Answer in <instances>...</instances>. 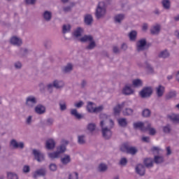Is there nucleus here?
I'll return each mask as SVG.
<instances>
[{
  "instance_id": "nucleus-1",
  "label": "nucleus",
  "mask_w": 179,
  "mask_h": 179,
  "mask_svg": "<svg viewBox=\"0 0 179 179\" xmlns=\"http://www.w3.org/2000/svg\"><path fill=\"white\" fill-rule=\"evenodd\" d=\"M107 13V8L106 7V3L101 1L98 3L95 10V17L99 20L103 19Z\"/></svg>"
},
{
  "instance_id": "nucleus-2",
  "label": "nucleus",
  "mask_w": 179,
  "mask_h": 179,
  "mask_svg": "<svg viewBox=\"0 0 179 179\" xmlns=\"http://www.w3.org/2000/svg\"><path fill=\"white\" fill-rule=\"evenodd\" d=\"M100 127L103 128L104 127H109L110 128L114 127V121L110 118V116L106 113H101L99 115Z\"/></svg>"
},
{
  "instance_id": "nucleus-3",
  "label": "nucleus",
  "mask_w": 179,
  "mask_h": 179,
  "mask_svg": "<svg viewBox=\"0 0 179 179\" xmlns=\"http://www.w3.org/2000/svg\"><path fill=\"white\" fill-rule=\"evenodd\" d=\"M120 151L127 155L135 156L138 153V148L129 145V143H124L120 146Z\"/></svg>"
},
{
  "instance_id": "nucleus-4",
  "label": "nucleus",
  "mask_w": 179,
  "mask_h": 179,
  "mask_svg": "<svg viewBox=\"0 0 179 179\" xmlns=\"http://www.w3.org/2000/svg\"><path fill=\"white\" fill-rule=\"evenodd\" d=\"M65 86V83L62 80H55L52 83L47 85L48 90L50 93H52V87L55 89H62Z\"/></svg>"
},
{
  "instance_id": "nucleus-5",
  "label": "nucleus",
  "mask_w": 179,
  "mask_h": 179,
  "mask_svg": "<svg viewBox=\"0 0 179 179\" xmlns=\"http://www.w3.org/2000/svg\"><path fill=\"white\" fill-rule=\"evenodd\" d=\"M141 99H149L153 94L152 87H144L139 92Z\"/></svg>"
},
{
  "instance_id": "nucleus-6",
  "label": "nucleus",
  "mask_w": 179,
  "mask_h": 179,
  "mask_svg": "<svg viewBox=\"0 0 179 179\" xmlns=\"http://www.w3.org/2000/svg\"><path fill=\"white\" fill-rule=\"evenodd\" d=\"M111 129H113V127L108 126L101 127L102 136L104 139H111V136H113V131H111Z\"/></svg>"
},
{
  "instance_id": "nucleus-7",
  "label": "nucleus",
  "mask_w": 179,
  "mask_h": 179,
  "mask_svg": "<svg viewBox=\"0 0 179 179\" xmlns=\"http://www.w3.org/2000/svg\"><path fill=\"white\" fill-rule=\"evenodd\" d=\"M37 104V98L34 96H29L26 99L25 105L29 108H33Z\"/></svg>"
},
{
  "instance_id": "nucleus-8",
  "label": "nucleus",
  "mask_w": 179,
  "mask_h": 179,
  "mask_svg": "<svg viewBox=\"0 0 179 179\" xmlns=\"http://www.w3.org/2000/svg\"><path fill=\"white\" fill-rule=\"evenodd\" d=\"M32 153L34 156L35 160L38 162V163H41V162H44V160L45 159L44 154H43V152H41L38 150L34 149L32 150Z\"/></svg>"
},
{
  "instance_id": "nucleus-9",
  "label": "nucleus",
  "mask_w": 179,
  "mask_h": 179,
  "mask_svg": "<svg viewBox=\"0 0 179 179\" xmlns=\"http://www.w3.org/2000/svg\"><path fill=\"white\" fill-rule=\"evenodd\" d=\"M47 176V169L40 168L33 173V178L37 179L38 177H45Z\"/></svg>"
},
{
  "instance_id": "nucleus-10",
  "label": "nucleus",
  "mask_w": 179,
  "mask_h": 179,
  "mask_svg": "<svg viewBox=\"0 0 179 179\" xmlns=\"http://www.w3.org/2000/svg\"><path fill=\"white\" fill-rule=\"evenodd\" d=\"M146 50V39L142 38L136 43V51L141 52V51H145Z\"/></svg>"
},
{
  "instance_id": "nucleus-11",
  "label": "nucleus",
  "mask_w": 179,
  "mask_h": 179,
  "mask_svg": "<svg viewBox=\"0 0 179 179\" xmlns=\"http://www.w3.org/2000/svg\"><path fill=\"white\" fill-rule=\"evenodd\" d=\"M160 30H162V25L160 24H154L150 31L152 36H157L160 33Z\"/></svg>"
},
{
  "instance_id": "nucleus-12",
  "label": "nucleus",
  "mask_w": 179,
  "mask_h": 179,
  "mask_svg": "<svg viewBox=\"0 0 179 179\" xmlns=\"http://www.w3.org/2000/svg\"><path fill=\"white\" fill-rule=\"evenodd\" d=\"M10 145L13 146V149H24V143H17V141L15 139H12L10 141Z\"/></svg>"
},
{
  "instance_id": "nucleus-13",
  "label": "nucleus",
  "mask_w": 179,
  "mask_h": 179,
  "mask_svg": "<svg viewBox=\"0 0 179 179\" xmlns=\"http://www.w3.org/2000/svg\"><path fill=\"white\" fill-rule=\"evenodd\" d=\"M42 18L44 20V22H51V20H52V12L50 10H45L42 13Z\"/></svg>"
},
{
  "instance_id": "nucleus-14",
  "label": "nucleus",
  "mask_w": 179,
  "mask_h": 179,
  "mask_svg": "<svg viewBox=\"0 0 179 179\" xmlns=\"http://www.w3.org/2000/svg\"><path fill=\"white\" fill-rule=\"evenodd\" d=\"M55 140L53 138H49L45 142V148L48 150H52L55 148Z\"/></svg>"
},
{
  "instance_id": "nucleus-15",
  "label": "nucleus",
  "mask_w": 179,
  "mask_h": 179,
  "mask_svg": "<svg viewBox=\"0 0 179 179\" xmlns=\"http://www.w3.org/2000/svg\"><path fill=\"white\" fill-rule=\"evenodd\" d=\"M136 173L141 176V177L146 173V169H145V165L139 164L136 166Z\"/></svg>"
},
{
  "instance_id": "nucleus-16",
  "label": "nucleus",
  "mask_w": 179,
  "mask_h": 179,
  "mask_svg": "<svg viewBox=\"0 0 179 179\" xmlns=\"http://www.w3.org/2000/svg\"><path fill=\"white\" fill-rule=\"evenodd\" d=\"M158 58H161L162 59H167V58H170V52L167 49L160 51L158 54Z\"/></svg>"
},
{
  "instance_id": "nucleus-17",
  "label": "nucleus",
  "mask_w": 179,
  "mask_h": 179,
  "mask_svg": "<svg viewBox=\"0 0 179 179\" xmlns=\"http://www.w3.org/2000/svg\"><path fill=\"white\" fill-rule=\"evenodd\" d=\"M33 50L30 49V48H21L20 49V51L18 52V55H20V57H27V54H30V52H32Z\"/></svg>"
},
{
  "instance_id": "nucleus-18",
  "label": "nucleus",
  "mask_w": 179,
  "mask_h": 179,
  "mask_svg": "<svg viewBox=\"0 0 179 179\" xmlns=\"http://www.w3.org/2000/svg\"><path fill=\"white\" fill-rule=\"evenodd\" d=\"M84 23L86 26H92L93 24V15L92 14H86L84 17Z\"/></svg>"
},
{
  "instance_id": "nucleus-19",
  "label": "nucleus",
  "mask_w": 179,
  "mask_h": 179,
  "mask_svg": "<svg viewBox=\"0 0 179 179\" xmlns=\"http://www.w3.org/2000/svg\"><path fill=\"white\" fill-rule=\"evenodd\" d=\"M167 117L173 124H179V114L172 113L171 115H169Z\"/></svg>"
},
{
  "instance_id": "nucleus-20",
  "label": "nucleus",
  "mask_w": 179,
  "mask_h": 179,
  "mask_svg": "<svg viewBox=\"0 0 179 179\" xmlns=\"http://www.w3.org/2000/svg\"><path fill=\"white\" fill-rule=\"evenodd\" d=\"M71 161V155H64V157L60 159V162L62 164H63L64 166H66L69 164Z\"/></svg>"
},
{
  "instance_id": "nucleus-21",
  "label": "nucleus",
  "mask_w": 179,
  "mask_h": 179,
  "mask_svg": "<svg viewBox=\"0 0 179 179\" xmlns=\"http://www.w3.org/2000/svg\"><path fill=\"white\" fill-rule=\"evenodd\" d=\"M123 94L125 96H129L131 94H134V90L131 88V85H125L122 91Z\"/></svg>"
},
{
  "instance_id": "nucleus-22",
  "label": "nucleus",
  "mask_w": 179,
  "mask_h": 179,
  "mask_svg": "<svg viewBox=\"0 0 179 179\" xmlns=\"http://www.w3.org/2000/svg\"><path fill=\"white\" fill-rule=\"evenodd\" d=\"M35 112L36 114H44L45 113V106L38 104L35 107Z\"/></svg>"
},
{
  "instance_id": "nucleus-23",
  "label": "nucleus",
  "mask_w": 179,
  "mask_h": 179,
  "mask_svg": "<svg viewBox=\"0 0 179 179\" xmlns=\"http://www.w3.org/2000/svg\"><path fill=\"white\" fill-rule=\"evenodd\" d=\"M164 86L163 85H159L156 87L157 97H162V96L164 94Z\"/></svg>"
},
{
  "instance_id": "nucleus-24",
  "label": "nucleus",
  "mask_w": 179,
  "mask_h": 179,
  "mask_svg": "<svg viewBox=\"0 0 179 179\" xmlns=\"http://www.w3.org/2000/svg\"><path fill=\"white\" fill-rule=\"evenodd\" d=\"M10 43L13 44V45H17L18 47L22 45V39L13 36L10 38Z\"/></svg>"
},
{
  "instance_id": "nucleus-25",
  "label": "nucleus",
  "mask_w": 179,
  "mask_h": 179,
  "mask_svg": "<svg viewBox=\"0 0 179 179\" xmlns=\"http://www.w3.org/2000/svg\"><path fill=\"white\" fill-rule=\"evenodd\" d=\"M73 69V66H72V64L69 63L67 65L64 66L62 71L63 73H69V72H72V70Z\"/></svg>"
},
{
  "instance_id": "nucleus-26",
  "label": "nucleus",
  "mask_w": 179,
  "mask_h": 179,
  "mask_svg": "<svg viewBox=\"0 0 179 179\" xmlns=\"http://www.w3.org/2000/svg\"><path fill=\"white\" fill-rule=\"evenodd\" d=\"M153 160L155 164H162V163L164 162V157L160 155H155Z\"/></svg>"
},
{
  "instance_id": "nucleus-27",
  "label": "nucleus",
  "mask_w": 179,
  "mask_h": 179,
  "mask_svg": "<svg viewBox=\"0 0 179 179\" xmlns=\"http://www.w3.org/2000/svg\"><path fill=\"white\" fill-rule=\"evenodd\" d=\"M141 115L143 118H150L152 111L149 108H144L142 111Z\"/></svg>"
},
{
  "instance_id": "nucleus-28",
  "label": "nucleus",
  "mask_w": 179,
  "mask_h": 179,
  "mask_svg": "<svg viewBox=\"0 0 179 179\" xmlns=\"http://www.w3.org/2000/svg\"><path fill=\"white\" fill-rule=\"evenodd\" d=\"M71 115L77 118V120H82V118H83V116H82L81 114L78 113V110L76 109H71Z\"/></svg>"
},
{
  "instance_id": "nucleus-29",
  "label": "nucleus",
  "mask_w": 179,
  "mask_h": 179,
  "mask_svg": "<svg viewBox=\"0 0 179 179\" xmlns=\"http://www.w3.org/2000/svg\"><path fill=\"white\" fill-rule=\"evenodd\" d=\"M80 41H81V43H87V41H93V36H92V35H85L84 36L80 38Z\"/></svg>"
},
{
  "instance_id": "nucleus-30",
  "label": "nucleus",
  "mask_w": 179,
  "mask_h": 179,
  "mask_svg": "<svg viewBox=\"0 0 179 179\" xmlns=\"http://www.w3.org/2000/svg\"><path fill=\"white\" fill-rule=\"evenodd\" d=\"M145 68L148 73L150 75L155 73V69H153V66L148 62H145Z\"/></svg>"
},
{
  "instance_id": "nucleus-31",
  "label": "nucleus",
  "mask_w": 179,
  "mask_h": 179,
  "mask_svg": "<svg viewBox=\"0 0 179 179\" xmlns=\"http://www.w3.org/2000/svg\"><path fill=\"white\" fill-rule=\"evenodd\" d=\"M124 19H125V15L124 14H118L114 17L115 23H121Z\"/></svg>"
},
{
  "instance_id": "nucleus-32",
  "label": "nucleus",
  "mask_w": 179,
  "mask_h": 179,
  "mask_svg": "<svg viewBox=\"0 0 179 179\" xmlns=\"http://www.w3.org/2000/svg\"><path fill=\"white\" fill-rule=\"evenodd\" d=\"M162 3L164 9H166V10H169L171 6L170 0H162Z\"/></svg>"
},
{
  "instance_id": "nucleus-33",
  "label": "nucleus",
  "mask_w": 179,
  "mask_h": 179,
  "mask_svg": "<svg viewBox=\"0 0 179 179\" xmlns=\"http://www.w3.org/2000/svg\"><path fill=\"white\" fill-rule=\"evenodd\" d=\"M117 122L120 127H122V128H125L127 127V125H128V122L126 118H120L117 120Z\"/></svg>"
},
{
  "instance_id": "nucleus-34",
  "label": "nucleus",
  "mask_w": 179,
  "mask_h": 179,
  "mask_svg": "<svg viewBox=\"0 0 179 179\" xmlns=\"http://www.w3.org/2000/svg\"><path fill=\"white\" fill-rule=\"evenodd\" d=\"M133 127L135 129H138V128H139L140 129H141V131H143V127H145V123L142 122H134L133 124Z\"/></svg>"
},
{
  "instance_id": "nucleus-35",
  "label": "nucleus",
  "mask_w": 179,
  "mask_h": 179,
  "mask_svg": "<svg viewBox=\"0 0 179 179\" xmlns=\"http://www.w3.org/2000/svg\"><path fill=\"white\" fill-rule=\"evenodd\" d=\"M154 160L151 158L144 159V164L145 167H153Z\"/></svg>"
},
{
  "instance_id": "nucleus-36",
  "label": "nucleus",
  "mask_w": 179,
  "mask_h": 179,
  "mask_svg": "<svg viewBox=\"0 0 179 179\" xmlns=\"http://www.w3.org/2000/svg\"><path fill=\"white\" fill-rule=\"evenodd\" d=\"M176 96H177V92H176V91H170L166 95V100H171V99H174V97H176Z\"/></svg>"
},
{
  "instance_id": "nucleus-37",
  "label": "nucleus",
  "mask_w": 179,
  "mask_h": 179,
  "mask_svg": "<svg viewBox=\"0 0 179 179\" xmlns=\"http://www.w3.org/2000/svg\"><path fill=\"white\" fill-rule=\"evenodd\" d=\"M108 167L106 164H100L98 166V171L100 173H104L105 171H107Z\"/></svg>"
},
{
  "instance_id": "nucleus-38",
  "label": "nucleus",
  "mask_w": 179,
  "mask_h": 179,
  "mask_svg": "<svg viewBox=\"0 0 179 179\" xmlns=\"http://www.w3.org/2000/svg\"><path fill=\"white\" fill-rule=\"evenodd\" d=\"M137 35H138V33L136 32V31L133 30V31H130L129 34V37L130 38V41H135V40H136Z\"/></svg>"
},
{
  "instance_id": "nucleus-39",
  "label": "nucleus",
  "mask_w": 179,
  "mask_h": 179,
  "mask_svg": "<svg viewBox=\"0 0 179 179\" xmlns=\"http://www.w3.org/2000/svg\"><path fill=\"white\" fill-rule=\"evenodd\" d=\"M65 152H66V146L65 145L62 144L60 146L57 147V152L59 153V155H61L62 153H65Z\"/></svg>"
},
{
  "instance_id": "nucleus-40",
  "label": "nucleus",
  "mask_w": 179,
  "mask_h": 179,
  "mask_svg": "<svg viewBox=\"0 0 179 179\" xmlns=\"http://www.w3.org/2000/svg\"><path fill=\"white\" fill-rule=\"evenodd\" d=\"M162 131L164 134H170L171 132V125L170 124H167L162 127Z\"/></svg>"
},
{
  "instance_id": "nucleus-41",
  "label": "nucleus",
  "mask_w": 179,
  "mask_h": 179,
  "mask_svg": "<svg viewBox=\"0 0 179 179\" xmlns=\"http://www.w3.org/2000/svg\"><path fill=\"white\" fill-rule=\"evenodd\" d=\"M82 33H83V29L80 28V27H78L76 31H74L73 32V36L74 37H80V36H82Z\"/></svg>"
},
{
  "instance_id": "nucleus-42",
  "label": "nucleus",
  "mask_w": 179,
  "mask_h": 179,
  "mask_svg": "<svg viewBox=\"0 0 179 179\" xmlns=\"http://www.w3.org/2000/svg\"><path fill=\"white\" fill-rule=\"evenodd\" d=\"M48 157H50V159H59L60 155L59 152H50L48 154Z\"/></svg>"
},
{
  "instance_id": "nucleus-43",
  "label": "nucleus",
  "mask_w": 179,
  "mask_h": 179,
  "mask_svg": "<svg viewBox=\"0 0 179 179\" xmlns=\"http://www.w3.org/2000/svg\"><path fill=\"white\" fill-rule=\"evenodd\" d=\"M71 32V24H64L62 27L63 34H66V33Z\"/></svg>"
},
{
  "instance_id": "nucleus-44",
  "label": "nucleus",
  "mask_w": 179,
  "mask_h": 179,
  "mask_svg": "<svg viewBox=\"0 0 179 179\" xmlns=\"http://www.w3.org/2000/svg\"><path fill=\"white\" fill-rule=\"evenodd\" d=\"M93 106H94V103L89 101L87 105V111L89 113H93L94 110V107H93Z\"/></svg>"
},
{
  "instance_id": "nucleus-45",
  "label": "nucleus",
  "mask_w": 179,
  "mask_h": 179,
  "mask_svg": "<svg viewBox=\"0 0 179 179\" xmlns=\"http://www.w3.org/2000/svg\"><path fill=\"white\" fill-rule=\"evenodd\" d=\"M78 142L79 145H85V143H86V138L85 135L78 136Z\"/></svg>"
},
{
  "instance_id": "nucleus-46",
  "label": "nucleus",
  "mask_w": 179,
  "mask_h": 179,
  "mask_svg": "<svg viewBox=\"0 0 179 179\" xmlns=\"http://www.w3.org/2000/svg\"><path fill=\"white\" fill-rule=\"evenodd\" d=\"M7 178L8 179H19V176L17 174L13 172H8L7 173Z\"/></svg>"
},
{
  "instance_id": "nucleus-47",
  "label": "nucleus",
  "mask_w": 179,
  "mask_h": 179,
  "mask_svg": "<svg viewBox=\"0 0 179 179\" xmlns=\"http://www.w3.org/2000/svg\"><path fill=\"white\" fill-rule=\"evenodd\" d=\"M124 115H132L134 114V109L131 108H126L123 110Z\"/></svg>"
},
{
  "instance_id": "nucleus-48",
  "label": "nucleus",
  "mask_w": 179,
  "mask_h": 179,
  "mask_svg": "<svg viewBox=\"0 0 179 179\" xmlns=\"http://www.w3.org/2000/svg\"><path fill=\"white\" fill-rule=\"evenodd\" d=\"M69 179H79V173H78V172H73L69 173Z\"/></svg>"
},
{
  "instance_id": "nucleus-49",
  "label": "nucleus",
  "mask_w": 179,
  "mask_h": 179,
  "mask_svg": "<svg viewBox=\"0 0 179 179\" xmlns=\"http://www.w3.org/2000/svg\"><path fill=\"white\" fill-rule=\"evenodd\" d=\"M133 86H134V87H139V86H142V80H141V79H136L133 80Z\"/></svg>"
},
{
  "instance_id": "nucleus-50",
  "label": "nucleus",
  "mask_w": 179,
  "mask_h": 179,
  "mask_svg": "<svg viewBox=\"0 0 179 179\" xmlns=\"http://www.w3.org/2000/svg\"><path fill=\"white\" fill-rule=\"evenodd\" d=\"M90 44L85 48L86 50H93L96 47V42L94 41H90Z\"/></svg>"
},
{
  "instance_id": "nucleus-51",
  "label": "nucleus",
  "mask_w": 179,
  "mask_h": 179,
  "mask_svg": "<svg viewBox=\"0 0 179 179\" xmlns=\"http://www.w3.org/2000/svg\"><path fill=\"white\" fill-rule=\"evenodd\" d=\"M119 164L120 166H125L127 164H128V159H127L125 157L121 158Z\"/></svg>"
},
{
  "instance_id": "nucleus-52",
  "label": "nucleus",
  "mask_w": 179,
  "mask_h": 179,
  "mask_svg": "<svg viewBox=\"0 0 179 179\" xmlns=\"http://www.w3.org/2000/svg\"><path fill=\"white\" fill-rule=\"evenodd\" d=\"M87 129L90 132H93V131H94V129H96V124L94 123H90L87 125Z\"/></svg>"
},
{
  "instance_id": "nucleus-53",
  "label": "nucleus",
  "mask_w": 179,
  "mask_h": 179,
  "mask_svg": "<svg viewBox=\"0 0 179 179\" xmlns=\"http://www.w3.org/2000/svg\"><path fill=\"white\" fill-rule=\"evenodd\" d=\"M22 172H23L24 174H29V173H30V166H29V165H24V166L22 167Z\"/></svg>"
},
{
  "instance_id": "nucleus-54",
  "label": "nucleus",
  "mask_w": 179,
  "mask_h": 179,
  "mask_svg": "<svg viewBox=\"0 0 179 179\" xmlns=\"http://www.w3.org/2000/svg\"><path fill=\"white\" fill-rule=\"evenodd\" d=\"M113 113L114 114H120L121 113V106L120 105H117L113 108Z\"/></svg>"
},
{
  "instance_id": "nucleus-55",
  "label": "nucleus",
  "mask_w": 179,
  "mask_h": 179,
  "mask_svg": "<svg viewBox=\"0 0 179 179\" xmlns=\"http://www.w3.org/2000/svg\"><path fill=\"white\" fill-rule=\"evenodd\" d=\"M59 105L61 111H65V110H66V103L59 102Z\"/></svg>"
},
{
  "instance_id": "nucleus-56",
  "label": "nucleus",
  "mask_w": 179,
  "mask_h": 179,
  "mask_svg": "<svg viewBox=\"0 0 179 179\" xmlns=\"http://www.w3.org/2000/svg\"><path fill=\"white\" fill-rule=\"evenodd\" d=\"M103 109H104V108L103 107V106L95 107L94 108L93 113H101V110Z\"/></svg>"
},
{
  "instance_id": "nucleus-57",
  "label": "nucleus",
  "mask_w": 179,
  "mask_h": 179,
  "mask_svg": "<svg viewBox=\"0 0 179 179\" xmlns=\"http://www.w3.org/2000/svg\"><path fill=\"white\" fill-rule=\"evenodd\" d=\"M83 104H85L83 101H80L78 103H74V107L76 108H81V107H83Z\"/></svg>"
},
{
  "instance_id": "nucleus-58",
  "label": "nucleus",
  "mask_w": 179,
  "mask_h": 179,
  "mask_svg": "<svg viewBox=\"0 0 179 179\" xmlns=\"http://www.w3.org/2000/svg\"><path fill=\"white\" fill-rule=\"evenodd\" d=\"M22 66H23V65L22 64V62H16L14 63V67L16 69H22Z\"/></svg>"
},
{
  "instance_id": "nucleus-59",
  "label": "nucleus",
  "mask_w": 179,
  "mask_h": 179,
  "mask_svg": "<svg viewBox=\"0 0 179 179\" xmlns=\"http://www.w3.org/2000/svg\"><path fill=\"white\" fill-rule=\"evenodd\" d=\"M49 169H50V171H57V164H50L49 165Z\"/></svg>"
},
{
  "instance_id": "nucleus-60",
  "label": "nucleus",
  "mask_w": 179,
  "mask_h": 179,
  "mask_svg": "<svg viewBox=\"0 0 179 179\" xmlns=\"http://www.w3.org/2000/svg\"><path fill=\"white\" fill-rule=\"evenodd\" d=\"M37 0H25V3L27 5H36Z\"/></svg>"
},
{
  "instance_id": "nucleus-61",
  "label": "nucleus",
  "mask_w": 179,
  "mask_h": 179,
  "mask_svg": "<svg viewBox=\"0 0 179 179\" xmlns=\"http://www.w3.org/2000/svg\"><path fill=\"white\" fill-rule=\"evenodd\" d=\"M113 54H120L121 52V50H120V48H118L117 46H113Z\"/></svg>"
},
{
  "instance_id": "nucleus-62",
  "label": "nucleus",
  "mask_w": 179,
  "mask_h": 179,
  "mask_svg": "<svg viewBox=\"0 0 179 179\" xmlns=\"http://www.w3.org/2000/svg\"><path fill=\"white\" fill-rule=\"evenodd\" d=\"M149 131V135H151L152 136H154V135H156V129L151 127Z\"/></svg>"
},
{
  "instance_id": "nucleus-63",
  "label": "nucleus",
  "mask_w": 179,
  "mask_h": 179,
  "mask_svg": "<svg viewBox=\"0 0 179 179\" xmlns=\"http://www.w3.org/2000/svg\"><path fill=\"white\" fill-rule=\"evenodd\" d=\"M63 11L65 13H68V12H71L72 11V8H71V6H65V7L63 8Z\"/></svg>"
},
{
  "instance_id": "nucleus-64",
  "label": "nucleus",
  "mask_w": 179,
  "mask_h": 179,
  "mask_svg": "<svg viewBox=\"0 0 179 179\" xmlns=\"http://www.w3.org/2000/svg\"><path fill=\"white\" fill-rule=\"evenodd\" d=\"M120 48H121V50H122V51H127L128 50V45L125 43H123L121 45Z\"/></svg>"
}]
</instances>
